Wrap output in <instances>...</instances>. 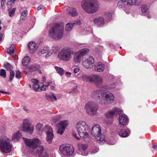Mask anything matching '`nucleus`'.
<instances>
[{
	"instance_id": "nucleus-1",
	"label": "nucleus",
	"mask_w": 157,
	"mask_h": 157,
	"mask_svg": "<svg viewBox=\"0 0 157 157\" xmlns=\"http://www.w3.org/2000/svg\"><path fill=\"white\" fill-rule=\"evenodd\" d=\"M23 139L26 146L34 150L36 155L40 156V157H55L54 154L48 155L44 151V147L43 146L40 145L41 142L38 138L29 139L23 138Z\"/></svg>"
},
{
	"instance_id": "nucleus-2",
	"label": "nucleus",
	"mask_w": 157,
	"mask_h": 157,
	"mask_svg": "<svg viewBox=\"0 0 157 157\" xmlns=\"http://www.w3.org/2000/svg\"><path fill=\"white\" fill-rule=\"evenodd\" d=\"M82 9L88 13H93L98 10L99 6L96 0H82L81 3Z\"/></svg>"
},
{
	"instance_id": "nucleus-3",
	"label": "nucleus",
	"mask_w": 157,
	"mask_h": 157,
	"mask_svg": "<svg viewBox=\"0 0 157 157\" xmlns=\"http://www.w3.org/2000/svg\"><path fill=\"white\" fill-rule=\"evenodd\" d=\"M63 25L56 23L54 24L49 29L48 36L53 39L59 40L63 37Z\"/></svg>"
},
{
	"instance_id": "nucleus-4",
	"label": "nucleus",
	"mask_w": 157,
	"mask_h": 157,
	"mask_svg": "<svg viewBox=\"0 0 157 157\" xmlns=\"http://www.w3.org/2000/svg\"><path fill=\"white\" fill-rule=\"evenodd\" d=\"M76 128L79 136L86 140L88 138V134L87 132L89 128L86 122L83 121H78L76 125Z\"/></svg>"
},
{
	"instance_id": "nucleus-5",
	"label": "nucleus",
	"mask_w": 157,
	"mask_h": 157,
	"mask_svg": "<svg viewBox=\"0 0 157 157\" xmlns=\"http://www.w3.org/2000/svg\"><path fill=\"white\" fill-rule=\"evenodd\" d=\"M91 132L98 143H103L105 141V136L102 133L101 128L99 125H94L92 128Z\"/></svg>"
},
{
	"instance_id": "nucleus-6",
	"label": "nucleus",
	"mask_w": 157,
	"mask_h": 157,
	"mask_svg": "<svg viewBox=\"0 0 157 157\" xmlns=\"http://www.w3.org/2000/svg\"><path fill=\"white\" fill-rule=\"evenodd\" d=\"M12 145L10 143V139L6 136L0 138V150L4 153H7L11 150Z\"/></svg>"
},
{
	"instance_id": "nucleus-7",
	"label": "nucleus",
	"mask_w": 157,
	"mask_h": 157,
	"mask_svg": "<svg viewBox=\"0 0 157 157\" xmlns=\"http://www.w3.org/2000/svg\"><path fill=\"white\" fill-rule=\"evenodd\" d=\"M73 52L70 48H65L62 49L58 55V59L65 62L68 61L71 59Z\"/></svg>"
},
{
	"instance_id": "nucleus-8",
	"label": "nucleus",
	"mask_w": 157,
	"mask_h": 157,
	"mask_svg": "<svg viewBox=\"0 0 157 157\" xmlns=\"http://www.w3.org/2000/svg\"><path fill=\"white\" fill-rule=\"evenodd\" d=\"M60 154L62 157H67L72 155L74 152L73 146L68 144H63L59 147Z\"/></svg>"
},
{
	"instance_id": "nucleus-9",
	"label": "nucleus",
	"mask_w": 157,
	"mask_h": 157,
	"mask_svg": "<svg viewBox=\"0 0 157 157\" xmlns=\"http://www.w3.org/2000/svg\"><path fill=\"white\" fill-rule=\"evenodd\" d=\"M85 108L89 115L93 116L96 114L98 107L95 102L90 101L86 104Z\"/></svg>"
},
{
	"instance_id": "nucleus-10",
	"label": "nucleus",
	"mask_w": 157,
	"mask_h": 157,
	"mask_svg": "<svg viewBox=\"0 0 157 157\" xmlns=\"http://www.w3.org/2000/svg\"><path fill=\"white\" fill-rule=\"evenodd\" d=\"M89 51V50L86 48L80 50L75 54L73 57V61L75 63H79L81 61L82 57Z\"/></svg>"
},
{
	"instance_id": "nucleus-11",
	"label": "nucleus",
	"mask_w": 157,
	"mask_h": 157,
	"mask_svg": "<svg viewBox=\"0 0 157 157\" xmlns=\"http://www.w3.org/2000/svg\"><path fill=\"white\" fill-rule=\"evenodd\" d=\"M22 130V131L30 134L33 133L34 126L31 124L30 120L27 118L23 120Z\"/></svg>"
},
{
	"instance_id": "nucleus-12",
	"label": "nucleus",
	"mask_w": 157,
	"mask_h": 157,
	"mask_svg": "<svg viewBox=\"0 0 157 157\" xmlns=\"http://www.w3.org/2000/svg\"><path fill=\"white\" fill-rule=\"evenodd\" d=\"M104 91L100 89L95 90L92 92L90 97L94 99L98 100L101 104V102H103L104 100L102 97L104 94Z\"/></svg>"
},
{
	"instance_id": "nucleus-13",
	"label": "nucleus",
	"mask_w": 157,
	"mask_h": 157,
	"mask_svg": "<svg viewBox=\"0 0 157 157\" xmlns=\"http://www.w3.org/2000/svg\"><path fill=\"white\" fill-rule=\"evenodd\" d=\"M104 94L102 97V99H103L104 100H103V102H101V104H105L106 102L108 103H111L114 101V97L112 93L107 92L105 90Z\"/></svg>"
},
{
	"instance_id": "nucleus-14",
	"label": "nucleus",
	"mask_w": 157,
	"mask_h": 157,
	"mask_svg": "<svg viewBox=\"0 0 157 157\" xmlns=\"http://www.w3.org/2000/svg\"><path fill=\"white\" fill-rule=\"evenodd\" d=\"M103 82V78L101 76L97 75H92V82L94 83L97 87L102 88Z\"/></svg>"
},
{
	"instance_id": "nucleus-15",
	"label": "nucleus",
	"mask_w": 157,
	"mask_h": 157,
	"mask_svg": "<svg viewBox=\"0 0 157 157\" xmlns=\"http://www.w3.org/2000/svg\"><path fill=\"white\" fill-rule=\"evenodd\" d=\"M122 112L121 110L116 107H114L110 111L106 112L105 116L107 118H110L111 119L115 115H117Z\"/></svg>"
},
{
	"instance_id": "nucleus-16",
	"label": "nucleus",
	"mask_w": 157,
	"mask_h": 157,
	"mask_svg": "<svg viewBox=\"0 0 157 157\" xmlns=\"http://www.w3.org/2000/svg\"><path fill=\"white\" fill-rule=\"evenodd\" d=\"M50 126L49 125L46 124L44 127L42 124L39 123L36 125V130L39 134H42L45 133Z\"/></svg>"
},
{
	"instance_id": "nucleus-17",
	"label": "nucleus",
	"mask_w": 157,
	"mask_h": 157,
	"mask_svg": "<svg viewBox=\"0 0 157 157\" xmlns=\"http://www.w3.org/2000/svg\"><path fill=\"white\" fill-rule=\"evenodd\" d=\"M68 124L69 121L67 120L63 121L60 122L58 124L59 127L58 133L60 135L62 134Z\"/></svg>"
},
{
	"instance_id": "nucleus-18",
	"label": "nucleus",
	"mask_w": 157,
	"mask_h": 157,
	"mask_svg": "<svg viewBox=\"0 0 157 157\" xmlns=\"http://www.w3.org/2000/svg\"><path fill=\"white\" fill-rule=\"evenodd\" d=\"M94 61L93 57L90 56L83 60L82 65L86 68H91L93 67V64Z\"/></svg>"
},
{
	"instance_id": "nucleus-19",
	"label": "nucleus",
	"mask_w": 157,
	"mask_h": 157,
	"mask_svg": "<svg viewBox=\"0 0 157 157\" xmlns=\"http://www.w3.org/2000/svg\"><path fill=\"white\" fill-rule=\"evenodd\" d=\"M128 120L127 116L124 114H121L119 116V125L122 127L128 123Z\"/></svg>"
},
{
	"instance_id": "nucleus-20",
	"label": "nucleus",
	"mask_w": 157,
	"mask_h": 157,
	"mask_svg": "<svg viewBox=\"0 0 157 157\" xmlns=\"http://www.w3.org/2000/svg\"><path fill=\"white\" fill-rule=\"evenodd\" d=\"M93 22L95 25L98 27H102L105 23L104 18L101 16L96 17L94 20Z\"/></svg>"
},
{
	"instance_id": "nucleus-21",
	"label": "nucleus",
	"mask_w": 157,
	"mask_h": 157,
	"mask_svg": "<svg viewBox=\"0 0 157 157\" xmlns=\"http://www.w3.org/2000/svg\"><path fill=\"white\" fill-rule=\"evenodd\" d=\"M87 147L86 144H80L78 145V153L83 156H86L87 155V152L86 150Z\"/></svg>"
},
{
	"instance_id": "nucleus-22",
	"label": "nucleus",
	"mask_w": 157,
	"mask_h": 157,
	"mask_svg": "<svg viewBox=\"0 0 157 157\" xmlns=\"http://www.w3.org/2000/svg\"><path fill=\"white\" fill-rule=\"evenodd\" d=\"M45 133H46V140L48 143H50L51 141L53 138V130L51 127L50 126L48 128V130H46V132Z\"/></svg>"
},
{
	"instance_id": "nucleus-23",
	"label": "nucleus",
	"mask_w": 157,
	"mask_h": 157,
	"mask_svg": "<svg viewBox=\"0 0 157 157\" xmlns=\"http://www.w3.org/2000/svg\"><path fill=\"white\" fill-rule=\"evenodd\" d=\"M80 20H77L75 21L72 23H67L65 26L66 30L67 31L70 32L72 30V27L74 25L77 24L78 25L80 24Z\"/></svg>"
},
{
	"instance_id": "nucleus-24",
	"label": "nucleus",
	"mask_w": 157,
	"mask_h": 157,
	"mask_svg": "<svg viewBox=\"0 0 157 157\" xmlns=\"http://www.w3.org/2000/svg\"><path fill=\"white\" fill-rule=\"evenodd\" d=\"M105 68V65L101 62H98L96 63L95 67V70L99 72H102Z\"/></svg>"
},
{
	"instance_id": "nucleus-25",
	"label": "nucleus",
	"mask_w": 157,
	"mask_h": 157,
	"mask_svg": "<svg viewBox=\"0 0 157 157\" xmlns=\"http://www.w3.org/2000/svg\"><path fill=\"white\" fill-rule=\"evenodd\" d=\"M62 117V115H57L54 116L52 118L51 122L52 124H54Z\"/></svg>"
},
{
	"instance_id": "nucleus-26",
	"label": "nucleus",
	"mask_w": 157,
	"mask_h": 157,
	"mask_svg": "<svg viewBox=\"0 0 157 157\" xmlns=\"http://www.w3.org/2000/svg\"><path fill=\"white\" fill-rule=\"evenodd\" d=\"M81 78L82 80L84 82H92V75H89L86 74L83 75L81 76Z\"/></svg>"
},
{
	"instance_id": "nucleus-27",
	"label": "nucleus",
	"mask_w": 157,
	"mask_h": 157,
	"mask_svg": "<svg viewBox=\"0 0 157 157\" xmlns=\"http://www.w3.org/2000/svg\"><path fill=\"white\" fill-rule=\"evenodd\" d=\"M28 48L31 52L35 51L37 49L36 44L34 42H30L29 43Z\"/></svg>"
},
{
	"instance_id": "nucleus-28",
	"label": "nucleus",
	"mask_w": 157,
	"mask_h": 157,
	"mask_svg": "<svg viewBox=\"0 0 157 157\" xmlns=\"http://www.w3.org/2000/svg\"><path fill=\"white\" fill-rule=\"evenodd\" d=\"M46 98L48 101H52L54 99L57 100V98L56 96L53 93H50L49 94H45Z\"/></svg>"
},
{
	"instance_id": "nucleus-29",
	"label": "nucleus",
	"mask_w": 157,
	"mask_h": 157,
	"mask_svg": "<svg viewBox=\"0 0 157 157\" xmlns=\"http://www.w3.org/2000/svg\"><path fill=\"white\" fill-rule=\"evenodd\" d=\"M67 10L69 14L72 17L78 15V12L75 8H69Z\"/></svg>"
},
{
	"instance_id": "nucleus-30",
	"label": "nucleus",
	"mask_w": 157,
	"mask_h": 157,
	"mask_svg": "<svg viewBox=\"0 0 157 157\" xmlns=\"http://www.w3.org/2000/svg\"><path fill=\"white\" fill-rule=\"evenodd\" d=\"M119 136L122 137H125L129 136L127 132L125 129H122L118 132Z\"/></svg>"
},
{
	"instance_id": "nucleus-31",
	"label": "nucleus",
	"mask_w": 157,
	"mask_h": 157,
	"mask_svg": "<svg viewBox=\"0 0 157 157\" xmlns=\"http://www.w3.org/2000/svg\"><path fill=\"white\" fill-rule=\"evenodd\" d=\"M21 133L17 132L13 134L12 140L14 141H16L21 137Z\"/></svg>"
},
{
	"instance_id": "nucleus-32",
	"label": "nucleus",
	"mask_w": 157,
	"mask_h": 157,
	"mask_svg": "<svg viewBox=\"0 0 157 157\" xmlns=\"http://www.w3.org/2000/svg\"><path fill=\"white\" fill-rule=\"evenodd\" d=\"M54 68L57 73L59 74V75L62 76L63 75L64 71L62 68L56 66Z\"/></svg>"
},
{
	"instance_id": "nucleus-33",
	"label": "nucleus",
	"mask_w": 157,
	"mask_h": 157,
	"mask_svg": "<svg viewBox=\"0 0 157 157\" xmlns=\"http://www.w3.org/2000/svg\"><path fill=\"white\" fill-rule=\"evenodd\" d=\"M30 58L27 56L24 58L22 61V63L24 66H27L29 63Z\"/></svg>"
},
{
	"instance_id": "nucleus-34",
	"label": "nucleus",
	"mask_w": 157,
	"mask_h": 157,
	"mask_svg": "<svg viewBox=\"0 0 157 157\" xmlns=\"http://www.w3.org/2000/svg\"><path fill=\"white\" fill-rule=\"evenodd\" d=\"M126 4L128 6L135 5L138 0H125Z\"/></svg>"
},
{
	"instance_id": "nucleus-35",
	"label": "nucleus",
	"mask_w": 157,
	"mask_h": 157,
	"mask_svg": "<svg viewBox=\"0 0 157 157\" xmlns=\"http://www.w3.org/2000/svg\"><path fill=\"white\" fill-rule=\"evenodd\" d=\"M49 49L48 47H44L43 48L40 49L39 51V52L42 54L48 53L49 52Z\"/></svg>"
},
{
	"instance_id": "nucleus-36",
	"label": "nucleus",
	"mask_w": 157,
	"mask_h": 157,
	"mask_svg": "<svg viewBox=\"0 0 157 157\" xmlns=\"http://www.w3.org/2000/svg\"><path fill=\"white\" fill-rule=\"evenodd\" d=\"M40 68V67L38 65H36L34 66H31L29 67L30 71H33L38 70Z\"/></svg>"
},
{
	"instance_id": "nucleus-37",
	"label": "nucleus",
	"mask_w": 157,
	"mask_h": 157,
	"mask_svg": "<svg viewBox=\"0 0 157 157\" xmlns=\"http://www.w3.org/2000/svg\"><path fill=\"white\" fill-rule=\"evenodd\" d=\"M13 46L14 45L13 44H11L9 48H8L6 49V52L9 54H11L13 53L14 51Z\"/></svg>"
},
{
	"instance_id": "nucleus-38",
	"label": "nucleus",
	"mask_w": 157,
	"mask_h": 157,
	"mask_svg": "<svg viewBox=\"0 0 157 157\" xmlns=\"http://www.w3.org/2000/svg\"><path fill=\"white\" fill-rule=\"evenodd\" d=\"M4 67L8 70H11L13 68L12 66L9 63L6 62L4 64Z\"/></svg>"
},
{
	"instance_id": "nucleus-39",
	"label": "nucleus",
	"mask_w": 157,
	"mask_h": 157,
	"mask_svg": "<svg viewBox=\"0 0 157 157\" xmlns=\"http://www.w3.org/2000/svg\"><path fill=\"white\" fill-rule=\"evenodd\" d=\"M104 16H105V18L108 21H109L111 18L112 15L109 12H105L104 13Z\"/></svg>"
},
{
	"instance_id": "nucleus-40",
	"label": "nucleus",
	"mask_w": 157,
	"mask_h": 157,
	"mask_svg": "<svg viewBox=\"0 0 157 157\" xmlns=\"http://www.w3.org/2000/svg\"><path fill=\"white\" fill-rule=\"evenodd\" d=\"M126 1L125 0H121L119 1L117 3L118 6L120 7H122L126 4Z\"/></svg>"
},
{
	"instance_id": "nucleus-41",
	"label": "nucleus",
	"mask_w": 157,
	"mask_h": 157,
	"mask_svg": "<svg viewBox=\"0 0 157 157\" xmlns=\"http://www.w3.org/2000/svg\"><path fill=\"white\" fill-rule=\"evenodd\" d=\"M28 12L26 10L24 11L21 13L20 17V20H23L27 14Z\"/></svg>"
},
{
	"instance_id": "nucleus-42",
	"label": "nucleus",
	"mask_w": 157,
	"mask_h": 157,
	"mask_svg": "<svg viewBox=\"0 0 157 157\" xmlns=\"http://www.w3.org/2000/svg\"><path fill=\"white\" fill-rule=\"evenodd\" d=\"M10 78L9 81L10 82H11L13 79L15 75V73L14 71L12 70H10Z\"/></svg>"
},
{
	"instance_id": "nucleus-43",
	"label": "nucleus",
	"mask_w": 157,
	"mask_h": 157,
	"mask_svg": "<svg viewBox=\"0 0 157 157\" xmlns=\"http://www.w3.org/2000/svg\"><path fill=\"white\" fill-rule=\"evenodd\" d=\"M0 75L1 76H2L3 78L6 77V71L4 69H2L0 72Z\"/></svg>"
},
{
	"instance_id": "nucleus-44",
	"label": "nucleus",
	"mask_w": 157,
	"mask_h": 157,
	"mask_svg": "<svg viewBox=\"0 0 157 157\" xmlns=\"http://www.w3.org/2000/svg\"><path fill=\"white\" fill-rule=\"evenodd\" d=\"M148 8L146 6L143 5L141 8V11L142 13H145L147 12Z\"/></svg>"
},
{
	"instance_id": "nucleus-45",
	"label": "nucleus",
	"mask_w": 157,
	"mask_h": 157,
	"mask_svg": "<svg viewBox=\"0 0 157 157\" xmlns=\"http://www.w3.org/2000/svg\"><path fill=\"white\" fill-rule=\"evenodd\" d=\"M15 10L16 9L13 8L11 11H9L8 13L9 16L10 17H12L14 15Z\"/></svg>"
},
{
	"instance_id": "nucleus-46",
	"label": "nucleus",
	"mask_w": 157,
	"mask_h": 157,
	"mask_svg": "<svg viewBox=\"0 0 157 157\" xmlns=\"http://www.w3.org/2000/svg\"><path fill=\"white\" fill-rule=\"evenodd\" d=\"M99 151V148L98 147H96L94 148H92L91 151L90 152L92 154H94L97 152Z\"/></svg>"
},
{
	"instance_id": "nucleus-47",
	"label": "nucleus",
	"mask_w": 157,
	"mask_h": 157,
	"mask_svg": "<svg viewBox=\"0 0 157 157\" xmlns=\"http://www.w3.org/2000/svg\"><path fill=\"white\" fill-rule=\"evenodd\" d=\"M40 85H41L42 86L40 87V90L41 91H45L46 90V87L43 82L40 83Z\"/></svg>"
},
{
	"instance_id": "nucleus-48",
	"label": "nucleus",
	"mask_w": 157,
	"mask_h": 157,
	"mask_svg": "<svg viewBox=\"0 0 157 157\" xmlns=\"http://www.w3.org/2000/svg\"><path fill=\"white\" fill-rule=\"evenodd\" d=\"M16 73L15 76L17 78H20L21 77V72L17 70L16 71Z\"/></svg>"
},
{
	"instance_id": "nucleus-49",
	"label": "nucleus",
	"mask_w": 157,
	"mask_h": 157,
	"mask_svg": "<svg viewBox=\"0 0 157 157\" xmlns=\"http://www.w3.org/2000/svg\"><path fill=\"white\" fill-rule=\"evenodd\" d=\"M33 87L34 90L36 91H37L38 90L39 88V86L38 84H34L33 86Z\"/></svg>"
},
{
	"instance_id": "nucleus-50",
	"label": "nucleus",
	"mask_w": 157,
	"mask_h": 157,
	"mask_svg": "<svg viewBox=\"0 0 157 157\" xmlns=\"http://www.w3.org/2000/svg\"><path fill=\"white\" fill-rule=\"evenodd\" d=\"M31 81L32 82H33L34 84H38V81L37 79L32 78L31 79Z\"/></svg>"
},
{
	"instance_id": "nucleus-51",
	"label": "nucleus",
	"mask_w": 157,
	"mask_h": 157,
	"mask_svg": "<svg viewBox=\"0 0 157 157\" xmlns=\"http://www.w3.org/2000/svg\"><path fill=\"white\" fill-rule=\"evenodd\" d=\"M52 49L54 52H56L59 50V48L57 46H54L52 47Z\"/></svg>"
},
{
	"instance_id": "nucleus-52",
	"label": "nucleus",
	"mask_w": 157,
	"mask_h": 157,
	"mask_svg": "<svg viewBox=\"0 0 157 157\" xmlns=\"http://www.w3.org/2000/svg\"><path fill=\"white\" fill-rule=\"evenodd\" d=\"M79 71V68L78 67H75L74 69V72L75 73H78Z\"/></svg>"
},
{
	"instance_id": "nucleus-53",
	"label": "nucleus",
	"mask_w": 157,
	"mask_h": 157,
	"mask_svg": "<svg viewBox=\"0 0 157 157\" xmlns=\"http://www.w3.org/2000/svg\"><path fill=\"white\" fill-rule=\"evenodd\" d=\"M0 93L2 94H7L8 95H9L10 94V92H6L3 91H2L0 90Z\"/></svg>"
},
{
	"instance_id": "nucleus-54",
	"label": "nucleus",
	"mask_w": 157,
	"mask_h": 157,
	"mask_svg": "<svg viewBox=\"0 0 157 157\" xmlns=\"http://www.w3.org/2000/svg\"><path fill=\"white\" fill-rule=\"evenodd\" d=\"M52 83V82H48L47 83L46 85H44V86L46 87H48V86H49V85H51V84Z\"/></svg>"
},
{
	"instance_id": "nucleus-55",
	"label": "nucleus",
	"mask_w": 157,
	"mask_h": 157,
	"mask_svg": "<svg viewBox=\"0 0 157 157\" xmlns=\"http://www.w3.org/2000/svg\"><path fill=\"white\" fill-rule=\"evenodd\" d=\"M6 3L5 0H1V4L2 6L3 5Z\"/></svg>"
},
{
	"instance_id": "nucleus-56",
	"label": "nucleus",
	"mask_w": 157,
	"mask_h": 157,
	"mask_svg": "<svg viewBox=\"0 0 157 157\" xmlns=\"http://www.w3.org/2000/svg\"><path fill=\"white\" fill-rule=\"evenodd\" d=\"M4 36L2 34L0 33V41L3 38Z\"/></svg>"
},
{
	"instance_id": "nucleus-57",
	"label": "nucleus",
	"mask_w": 157,
	"mask_h": 157,
	"mask_svg": "<svg viewBox=\"0 0 157 157\" xmlns=\"http://www.w3.org/2000/svg\"><path fill=\"white\" fill-rule=\"evenodd\" d=\"M43 8V6H42V5H40L38 7L37 10H40L42 9Z\"/></svg>"
},
{
	"instance_id": "nucleus-58",
	"label": "nucleus",
	"mask_w": 157,
	"mask_h": 157,
	"mask_svg": "<svg viewBox=\"0 0 157 157\" xmlns=\"http://www.w3.org/2000/svg\"><path fill=\"white\" fill-rule=\"evenodd\" d=\"M41 81L43 82H44L46 81V77L44 76H43L41 79Z\"/></svg>"
},
{
	"instance_id": "nucleus-59",
	"label": "nucleus",
	"mask_w": 157,
	"mask_h": 157,
	"mask_svg": "<svg viewBox=\"0 0 157 157\" xmlns=\"http://www.w3.org/2000/svg\"><path fill=\"white\" fill-rule=\"evenodd\" d=\"M66 74L68 76H70L71 75V73L69 72H66Z\"/></svg>"
},
{
	"instance_id": "nucleus-60",
	"label": "nucleus",
	"mask_w": 157,
	"mask_h": 157,
	"mask_svg": "<svg viewBox=\"0 0 157 157\" xmlns=\"http://www.w3.org/2000/svg\"><path fill=\"white\" fill-rule=\"evenodd\" d=\"M55 87V85L54 84V85L51 86V89L52 90H54Z\"/></svg>"
},
{
	"instance_id": "nucleus-61",
	"label": "nucleus",
	"mask_w": 157,
	"mask_h": 157,
	"mask_svg": "<svg viewBox=\"0 0 157 157\" xmlns=\"http://www.w3.org/2000/svg\"><path fill=\"white\" fill-rule=\"evenodd\" d=\"M73 135V136H74V137H75L77 139V140H80V138L78 137H77L76 134H74Z\"/></svg>"
},
{
	"instance_id": "nucleus-62",
	"label": "nucleus",
	"mask_w": 157,
	"mask_h": 157,
	"mask_svg": "<svg viewBox=\"0 0 157 157\" xmlns=\"http://www.w3.org/2000/svg\"><path fill=\"white\" fill-rule=\"evenodd\" d=\"M157 147V144L153 145L152 146V148L154 149L156 148Z\"/></svg>"
},
{
	"instance_id": "nucleus-63",
	"label": "nucleus",
	"mask_w": 157,
	"mask_h": 157,
	"mask_svg": "<svg viewBox=\"0 0 157 157\" xmlns=\"http://www.w3.org/2000/svg\"><path fill=\"white\" fill-rule=\"evenodd\" d=\"M147 16L148 18H150L151 17L149 14H147Z\"/></svg>"
},
{
	"instance_id": "nucleus-64",
	"label": "nucleus",
	"mask_w": 157,
	"mask_h": 157,
	"mask_svg": "<svg viewBox=\"0 0 157 157\" xmlns=\"http://www.w3.org/2000/svg\"><path fill=\"white\" fill-rule=\"evenodd\" d=\"M38 72L39 73H40V74H42V72H41V71L40 70H38Z\"/></svg>"
}]
</instances>
